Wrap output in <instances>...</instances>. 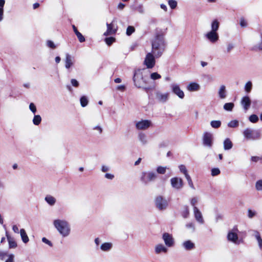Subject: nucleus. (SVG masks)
I'll use <instances>...</instances> for the list:
<instances>
[{"instance_id":"obj_39","label":"nucleus","mask_w":262,"mask_h":262,"mask_svg":"<svg viewBox=\"0 0 262 262\" xmlns=\"http://www.w3.org/2000/svg\"><path fill=\"white\" fill-rule=\"evenodd\" d=\"M245 90L247 93H250L252 88V83L249 81L247 82L245 85Z\"/></svg>"},{"instance_id":"obj_21","label":"nucleus","mask_w":262,"mask_h":262,"mask_svg":"<svg viewBox=\"0 0 262 262\" xmlns=\"http://www.w3.org/2000/svg\"><path fill=\"white\" fill-rule=\"evenodd\" d=\"M74 57L71 55L67 53L66 55L65 59V67L67 69H69L74 64Z\"/></svg>"},{"instance_id":"obj_5","label":"nucleus","mask_w":262,"mask_h":262,"mask_svg":"<svg viewBox=\"0 0 262 262\" xmlns=\"http://www.w3.org/2000/svg\"><path fill=\"white\" fill-rule=\"evenodd\" d=\"M157 178V175L154 171H143L141 174L140 181L142 183L146 185L155 181Z\"/></svg>"},{"instance_id":"obj_3","label":"nucleus","mask_w":262,"mask_h":262,"mask_svg":"<svg viewBox=\"0 0 262 262\" xmlns=\"http://www.w3.org/2000/svg\"><path fill=\"white\" fill-rule=\"evenodd\" d=\"M144 69L135 70L133 79L134 84L136 87L147 90H149V88L146 86L147 81L144 74Z\"/></svg>"},{"instance_id":"obj_37","label":"nucleus","mask_w":262,"mask_h":262,"mask_svg":"<svg viewBox=\"0 0 262 262\" xmlns=\"http://www.w3.org/2000/svg\"><path fill=\"white\" fill-rule=\"evenodd\" d=\"M179 168L181 172L183 173L185 177H187V176H189L187 168L184 165L181 164L179 165Z\"/></svg>"},{"instance_id":"obj_35","label":"nucleus","mask_w":262,"mask_h":262,"mask_svg":"<svg viewBox=\"0 0 262 262\" xmlns=\"http://www.w3.org/2000/svg\"><path fill=\"white\" fill-rule=\"evenodd\" d=\"M210 125L214 128H218L221 125V122L219 120H213L210 122Z\"/></svg>"},{"instance_id":"obj_63","label":"nucleus","mask_w":262,"mask_h":262,"mask_svg":"<svg viewBox=\"0 0 262 262\" xmlns=\"http://www.w3.org/2000/svg\"><path fill=\"white\" fill-rule=\"evenodd\" d=\"M110 170L108 166L106 165H102L101 166V171L103 172H106Z\"/></svg>"},{"instance_id":"obj_42","label":"nucleus","mask_w":262,"mask_h":262,"mask_svg":"<svg viewBox=\"0 0 262 262\" xmlns=\"http://www.w3.org/2000/svg\"><path fill=\"white\" fill-rule=\"evenodd\" d=\"M135 31V29L134 27L129 26L127 28L126 34L127 36L131 35Z\"/></svg>"},{"instance_id":"obj_24","label":"nucleus","mask_w":262,"mask_h":262,"mask_svg":"<svg viewBox=\"0 0 262 262\" xmlns=\"http://www.w3.org/2000/svg\"><path fill=\"white\" fill-rule=\"evenodd\" d=\"M182 247L186 250H192L195 248V244L190 240L184 241L182 243Z\"/></svg>"},{"instance_id":"obj_7","label":"nucleus","mask_w":262,"mask_h":262,"mask_svg":"<svg viewBox=\"0 0 262 262\" xmlns=\"http://www.w3.org/2000/svg\"><path fill=\"white\" fill-rule=\"evenodd\" d=\"M152 126V123L150 120L141 119L135 122V127L139 130H147Z\"/></svg>"},{"instance_id":"obj_56","label":"nucleus","mask_w":262,"mask_h":262,"mask_svg":"<svg viewBox=\"0 0 262 262\" xmlns=\"http://www.w3.org/2000/svg\"><path fill=\"white\" fill-rule=\"evenodd\" d=\"M14 255L13 254H9L8 255V258L5 262H14Z\"/></svg>"},{"instance_id":"obj_55","label":"nucleus","mask_w":262,"mask_h":262,"mask_svg":"<svg viewBox=\"0 0 262 262\" xmlns=\"http://www.w3.org/2000/svg\"><path fill=\"white\" fill-rule=\"evenodd\" d=\"M8 255L7 252L0 251V259L4 260L6 257H8Z\"/></svg>"},{"instance_id":"obj_59","label":"nucleus","mask_w":262,"mask_h":262,"mask_svg":"<svg viewBox=\"0 0 262 262\" xmlns=\"http://www.w3.org/2000/svg\"><path fill=\"white\" fill-rule=\"evenodd\" d=\"M71 82L72 85L74 87H78L79 86V82L75 79H72Z\"/></svg>"},{"instance_id":"obj_18","label":"nucleus","mask_w":262,"mask_h":262,"mask_svg":"<svg viewBox=\"0 0 262 262\" xmlns=\"http://www.w3.org/2000/svg\"><path fill=\"white\" fill-rule=\"evenodd\" d=\"M107 30L103 34L104 36H109L116 33L117 29L115 28L113 23L106 24Z\"/></svg>"},{"instance_id":"obj_13","label":"nucleus","mask_w":262,"mask_h":262,"mask_svg":"<svg viewBox=\"0 0 262 262\" xmlns=\"http://www.w3.org/2000/svg\"><path fill=\"white\" fill-rule=\"evenodd\" d=\"M171 91L179 98L183 99L185 95L184 92L180 89L179 85L177 83H172L170 85Z\"/></svg>"},{"instance_id":"obj_16","label":"nucleus","mask_w":262,"mask_h":262,"mask_svg":"<svg viewBox=\"0 0 262 262\" xmlns=\"http://www.w3.org/2000/svg\"><path fill=\"white\" fill-rule=\"evenodd\" d=\"M154 250L155 254L159 255L161 253H167L168 249L165 245L160 243L155 245Z\"/></svg>"},{"instance_id":"obj_47","label":"nucleus","mask_w":262,"mask_h":262,"mask_svg":"<svg viewBox=\"0 0 262 262\" xmlns=\"http://www.w3.org/2000/svg\"><path fill=\"white\" fill-rule=\"evenodd\" d=\"M185 178L188 182V185L189 186V187L193 189H195V187L194 186V185L193 184V182H192V181L191 180L190 176L189 175L187 176V177H186Z\"/></svg>"},{"instance_id":"obj_61","label":"nucleus","mask_w":262,"mask_h":262,"mask_svg":"<svg viewBox=\"0 0 262 262\" xmlns=\"http://www.w3.org/2000/svg\"><path fill=\"white\" fill-rule=\"evenodd\" d=\"M114 177V175L111 173H107L105 174V178L108 180H113Z\"/></svg>"},{"instance_id":"obj_4","label":"nucleus","mask_w":262,"mask_h":262,"mask_svg":"<svg viewBox=\"0 0 262 262\" xmlns=\"http://www.w3.org/2000/svg\"><path fill=\"white\" fill-rule=\"evenodd\" d=\"M243 135L246 140H256L260 138L261 134L258 130L247 128L243 132Z\"/></svg>"},{"instance_id":"obj_23","label":"nucleus","mask_w":262,"mask_h":262,"mask_svg":"<svg viewBox=\"0 0 262 262\" xmlns=\"http://www.w3.org/2000/svg\"><path fill=\"white\" fill-rule=\"evenodd\" d=\"M113 247V244L111 242H105L102 243L100 246V249L103 252H109Z\"/></svg>"},{"instance_id":"obj_48","label":"nucleus","mask_w":262,"mask_h":262,"mask_svg":"<svg viewBox=\"0 0 262 262\" xmlns=\"http://www.w3.org/2000/svg\"><path fill=\"white\" fill-rule=\"evenodd\" d=\"M168 5L172 9H175L177 6V2L175 0H169Z\"/></svg>"},{"instance_id":"obj_27","label":"nucleus","mask_w":262,"mask_h":262,"mask_svg":"<svg viewBox=\"0 0 262 262\" xmlns=\"http://www.w3.org/2000/svg\"><path fill=\"white\" fill-rule=\"evenodd\" d=\"M224 149L225 150L231 149L233 147V143L229 138H226L223 142Z\"/></svg>"},{"instance_id":"obj_33","label":"nucleus","mask_w":262,"mask_h":262,"mask_svg":"<svg viewBox=\"0 0 262 262\" xmlns=\"http://www.w3.org/2000/svg\"><path fill=\"white\" fill-rule=\"evenodd\" d=\"M234 103L232 102L226 103L224 105V109L227 111H232L234 107Z\"/></svg>"},{"instance_id":"obj_9","label":"nucleus","mask_w":262,"mask_h":262,"mask_svg":"<svg viewBox=\"0 0 262 262\" xmlns=\"http://www.w3.org/2000/svg\"><path fill=\"white\" fill-rule=\"evenodd\" d=\"M156 58L157 57L152 52L147 53L143 61L144 65H145L147 69L153 68L156 64Z\"/></svg>"},{"instance_id":"obj_29","label":"nucleus","mask_w":262,"mask_h":262,"mask_svg":"<svg viewBox=\"0 0 262 262\" xmlns=\"http://www.w3.org/2000/svg\"><path fill=\"white\" fill-rule=\"evenodd\" d=\"M254 236L256 239L258 246L260 249H262V239L260 237V233L257 231H254Z\"/></svg>"},{"instance_id":"obj_15","label":"nucleus","mask_w":262,"mask_h":262,"mask_svg":"<svg viewBox=\"0 0 262 262\" xmlns=\"http://www.w3.org/2000/svg\"><path fill=\"white\" fill-rule=\"evenodd\" d=\"M169 98V93L158 91L156 93V98L160 102L165 103Z\"/></svg>"},{"instance_id":"obj_38","label":"nucleus","mask_w":262,"mask_h":262,"mask_svg":"<svg viewBox=\"0 0 262 262\" xmlns=\"http://www.w3.org/2000/svg\"><path fill=\"white\" fill-rule=\"evenodd\" d=\"M80 101L82 107H85L88 104V98L85 96H83L80 98Z\"/></svg>"},{"instance_id":"obj_32","label":"nucleus","mask_w":262,"mask_h":262,"mask_svg":"<svg viewBox=\"0 0 262 262\" xmlns=\"http://www.w3.org/2000/svg\"><path fill=\"white\" fill-rule=\"evenodd\" d=\"M33 123L35 125H38L41 122V117L39 115H34L32 120Z\"/></svg>"},{"instance_id":"obj_46","label":"nucleus","mask_w":262,"mask_h":262,"mask_svg":"<svg viewBox=\"0 0 262 262\" xmlns=\"http://www.w3.org/2000/svg\"><path fill=\"white\" fill-rule=\"evenodd\" d=\"M47 46L48 47L52 49H55L57 48V46L55 45L53 41L52 40H49L47 41L46 42Z\"/></svg>"},{"instance_id":"obj_41","label":"nucleus","mask_w":262,"mask_h":262,"mask_svg":"<svg viewBox=\"0 0 262 262\" xmlns=\"http://www.w3.org/2000/svg\"><path fill=\"white\" fill-rule=\"evenodd\" d=\"M238 122L236 120H232L228 123V126L229 127L235 128L238 126Z\"/></svg>"},{"instance_id":"obj_31","label":"nucleus","mask_w":262,"mask_h":262,"mask_svg":"<svg viewBox=\"0 0 262 262\" xmlns=\"http://www.w3.org/2000/svg\"><path fill=\"white\" fill-rule=\"evenodd\" d=\"M219 28V22L217 20H213L211 23V30L210 31L217 32Z\"/></svg>"},{"instance_id":"obj_26","label":"nucleus","mask_w":262,"mask_h":262,"mask_svg":"<svg viewBox=\"0 0 262 262\" xmlns=\"http://www.w3.org/2000/svg\"><path fill=\"white\" fill-rule=\"evenodd\" d=\"M218 95L220 99H224L227 97V91L224 85L220 86L218 91Z\"/></svg>"},{"instance_id":"obj_34","label":"nucleus","mask_w":262,"mask_h":262,"mask_svg":"<svg viewBox=\"0 0 262 262\" xmlns=\"http://www.w3.org/2000/svg\"><path fill=\"white\" fill-rule=\"evenodd\" d=\"M189 215V209L188 206H186L184 207L183 211H182V216L186 219L188 217Z\"/></svg>"},{"instance_id":"obj_6","label":"nucleus","mask_w":262,"mask_h":262,"mask_svg":"<svg viewBox=\"0 0 262 262\" xmlns=\"http://www.w3.org/2000/svg\"><path fill=\"white\" fill-rule=\"evenodd\" d=\"M239 230L236 226H234L232 229L230 230L227 234V239L236 245H238L240 241L238 239V233Z\"/></svg>"},{"instance_id":"obj_11","label":"nucleus","mask_w":262,"mask_h":262,"mask_svg":"<svg viewBox=\"0 0 262 262\" xmlns=\"http://www.w3.org/2000/svg\"><path fill=\"white\" fill-rule=\"evenodd\" d=\"M213 136L211 133L205 132L203 134V143L205 146L211 148L213 145Z\"/></svg>"},{"instance_id":"obj_8","label":"nucleus","mask_w":262,"mask_h":262,"mask_svg":"<svg viewBox=\"0 0 262 262\" xmlns=\"http://www.w3.org/2000/svg\"><path fill=\"white\" fill-rule=\"evenodd\" d=\"M155 203L156 208L161 211L165 210L168 205V201L161 195L158 196L155 198Z\"/></svg>"},{"instance_id":"obj_2","label":"nucleus","mask_w":262,"mask_h":262,"mask_svg":"<svg viewBox=\"0 0 262 262\" xmlns=\"http://www.w3.org/2000/svg\"><path fill=\"white\" fill-rule=\"evenodd\" d=\"M53 225L62 237H67L70 234L71 231L70 225L66 220L56 219L53 220Z\"/></svg>"},{"instance_id":"obj_43","label":"nucleus","mask_w":262,"mask_h":262,"mask_svg":"<svg viewBox=\"0 0 262 262\" xmlns=\"http://www.w3.org/2000/svg\"><path fill=\"white\" fill-rule=\"evenodd\" d=\"M190 204L193 207V209L194 207H197L196 206V204L199 202V199L197 197H193L190 200Z\"/></svg>"},{"instance_id":"obj_57","label":"nucleus","mask_w":262,"mask_h":262,"mask_svg":"<svg viewBox=\"0 0 262 262\" xmlns=\"http://www.w3.org/2000/svg\"><path fill=\"white\" fill-rule=\"evenodd\" d=\"M256 215V212L252 210L249 209L248 211V216L249 218L252 219Z\"/></svg>"},{"instance_id":"obj_51","label":"nucleus","mask_w":262,"mask_h":262,"mask_svg":"<svg viewBox=\"0 0 262 262\" xmlns=\"http://www.w3.org/2000/svg\"><path fill=\"white\" fill-rule=\"evenodd\" d=\"M115 38L112 37H107L105 39V41L106 43L108 46L112 45L115 41Z\"/></svg>"},{"instance_id":"obj_64","label":"nucleus","mask_w":262,"mask_h":262,"mask_svg":"<svg viewBox=\"0 0 262 262\" xmlns=\"http://www.w3.org/2000/svg\"><path fill=\"white\" fill-rule=\"evenodd\" d=\"M240 25L242 27H245L247 26V24L245 20H244V19H241L240 21Z\"/></svg>"},{"instance_id":"obj_36","label":"nucleus","mask_w":262,"mask_h":262,"mask_svg":"<svg viewBox=\"0 0 262 262\" xmlns=\"http://www.w3.org/2000/svg\"><path fill=\"white\" fill-rule=\"evenodd\" d=\"M234 45L233 43H228L226 45V50L225 52L226 53H230L234 49Z\"/></svg>"},{"instance_id":"obj_22","label":"nucleus","mask_w":262,"mask_h":262,"mask_svg":"<svg viewBox=\"0 0 262 262\" xmlns=\"http://www.w3.org/2000/svg\"><path fill=\"white\" fill-rule=\"evenodd\" d=\"M200 84L196 82H190L186 86V89L189 92H196L200 90Z\"/></svg>"},{"instance_id":"obj_14","label":"nucleus","mask_w":262,"mask_h":262,"mask_svg":"<svg viewBox=\"0 0 262 262\" xmlns=\"http://www.w3.org/2000/svg\"><path fill=\"white\" fill-rule=\"evenodd\" d=\"M193 213L195 221L199 224L203 225L205 223L202 213L198 207H194L193 209Z\"/></svg>"},{"instance_id":"obj_60","label":"nucleus","mask_w":262,"mask_h":262,"mask_svg":"<svg viewBox=\"0 0 262 262\" xmlns=\"http://www.w3.org/2000/svg\"><path fill=\"white\" fill-rule=\"evenodd\" d=\"M93 129L94 130H97L99 134H101L102 132V128H101V127L100 126H99V125L94 126L93 128Z\"/></svg>"},{"instance_id":"obj_20","label":"nucleus","mask_w":262,"mask_h":262,"mask_svg":"<svg viewBox=\"0 0 262 262\" xmlns=\"http://www.w3.org/2000/svg\"><path fill=\"white\" fill-rule=\"evenodd\" d=\"M138 139L142 145H146L148 143V137L145 133L139 132L138 134Z\"/></svg>"},{"instance_id":"obj_49","label":"nucleus","mask_w":262,"mask_h":262,"mask_svg":"<svg viewBox=\"0 0 262 262\" xmlns=\"http://www.w3.org/2000/svg\"><path fill=\"white\" fill-rule=\"evenodd\" d=\"M249 119L250 121L252 122V123H256L258 120V116L257 115H254V114L251 115L249 117Z\"/></svg>"},{"instance_id":"obj_45","label":"nucleus","mask_w":262,"mask_h":262,"mask_svg":"<svg viewBox=\"0 0 262 262\" xmlns=\"http://www.w3.org/2000/svg\"><path fill=\"white\" fill-rule=\"evenodd\" d=\"M167 167L163 166H158L157 168V172L159 174H164L166 172Z\"/></svg>"},{"instance_id":"obj_1","label":"nucleus","mask_w":262,"mask_h":262,"mask_svg":"<svg viewBox=\"0 0 262 262\" xmlns=\"http://www.w3.org/2000/svg\"><path fill=\"white\" fill-rule=\"evenodd\" d=\"M165 32L157 29L155 36L151 40V52L157 58L161 57L165 51L166 43L165 39Z\"/></svg>"},{"instance_id":"obj_53","label":"nucleus","mask_w":262,"mask_h":262,"mask_svg":"<svg viewBox=\"0 0 262 262\" xmlns=\"http://www.w3.org/2000/svg\"><path fill=\"white\" fill-rule=\"evenodd\" d=\"M220 173V170L217 168H214L211 169V175L212 176H216Z\"/></svg>"},{"instance_id":"obj_58","label":"nucleus","mask_w":262,"mask_h":262,"mask_svg":"<svg viewBox=\"0 0 262 262\" xmlns=\"http://www.w3.org/2000/svg\"><path fill=\"white\" fill-rule=\"evenodd\" d=\"M41 240L43 243L48 245L49 246H50V247L53 246V244H52V242L51 241H50L49 239H48L47 238L43 237V238H42Z\"/></svg>"},{"instance_id":"obj_50","label":"nucleus","mask_w":262,"mask_h":262,"mask_svg":"<svg viewBox=\"0 0 262 262\" xmlns=\"http://www.w3.org/2000/svg\"><path fill=\"white\" fill-rule=\"evenodd\" d=\"M29 109L34 115H35L37 112L36 107L32 102L30 103L29 104Z\"/></svg>"},{"instance_id":"obj_54","label":"nucleus","mask_w":262,"mask_h":262,"mask_svg":"<svg viewBox=\"0 0 262 262\" xmlns=\"http://www.w3.org/2000/svg\"><path fill=\"white\" fill-rule=\"evenodd\" d=\"M76 35L77 38H78L79 41L80 42H82L85 41V38L79 32H76Z\"/></svg>"},{"instance_id":"obj_12","label":"nucleus","mask_w":262,"mask_h":262,"mask_svg":"<svg viewBox=\"0 0 262 262\" xmlns=\"http://www.w3.org/2000/svg\"><path fill=\"white\" fill-rule=\"evenodd\" d=\"M162 239L166 246L172 247L174 245V239L172 234L165 232L162 234Z\"/></svg>"},{"instance_id":"obj_62","label":"nucleus","mask_w":262,"mask_h":262,"mask_svg":"<svg viewBox=\"0 0 262 262\" xmlns=\"http://www.w3.org/2000/svg\"><path fill=\"white\" fill-rule=\"evenodd\" d=\"M4 17V9H0V22L2 21Z\"/></svg>"},{"instance_id":"obj_30","label":"nucleus","mask_w":262,"mask_h":262,"mask_svg":"<svg viewBox=\"0 0 262 262\" xmlns=\"http://www.w3.org/2000/svg\"><path fill=\"white\" fill-rule=\"evenodd\" d=\"M20 234L21 238L22 239L23 242L24 243H28L29 239V237H28L25 229H20Z\"/></svg>"},{"instance_id":"obj_19","label":"nucleus","mask_w":262,"mask_h":262,"mask_svg":"<svg viewBox=\"0 0 262 262\" xmlns=\"http://www.w3.org/2000/svg\"><path fill=\"white\" fill-rule=\"evenodd\" d=\"M241 104L245 111L249 110L251 105L250 98L247 96L243 97L241 100Z\"/></svg>"},{"instance_id":"obj_44","label":"nucleus","mask_w":262,"mask_h":262,"mask_svg":"<svg viewBox=\"0 0 262 262\" xmlns=\"http://www.w3.org/2000/svg\"><path fill=\"white\" fill-rule=\"evenodd\" d=\"M255 189L257 191H261L262 190V180H259L256 182Z\"/></svg>"},{"instance_id":"obj_40","label":"nucleus","mask_w":262,"mask_h":262,"mask_svg":"<svg viewBox=\"0 0 262 262\" xmlns=\"http://www.w3.org/2000/svg\"><path fill=\"white\" fill-rule=\"evenodd\" d=\"M150 77L152 80H156L160 79L161 76L157 72H154L151 73Z\"/></svg>"},{"instance_id":"obj_52","label":"nucleus","mask_w":262,"mask_h":262,"mask_svg":"<svg viewBox=\"0 0 262 262\" xmlns=\"http://www.w3.org/2000/svg\"><path fill=\"white\" fill-rule=\"evenodd\" d=\"M186 227L187 228L191 230L192 232H194L195 231V225L193 223H189L186 225Z\"/></svg>"},{"instance_id":"obj_25","label":"nucleus","mask_w":262,"mask_h":262,"mask_svg":"<svg viewBox=\"0 0 262 262\" xmlns=\"http://www.w3.org/2000/svg\"><path fill=\"white\" fill-rule=\"evenodd\" d=\"M45 201L50 206H53L56 203V199L53 196L48 194L45 198Z\"/></svg>"},{"instance_id":"obj_17","label":"nucleus","mask_w":262,"mask_h":262,"mask_svg":"<svg viewBox=\"0 0 262 262\" xmlns=\"http://www.w3.org/2000/svg\"><path fill=\"white\" fill-rule=\"evenodd\" d=\"M206 38L211 43H215L219 40L218 33L215 32L209 31L205 34Z\"/></svg>"},{"instance_id":"obj_10","label":"nucleus","mask_w":262,"mask_h":262,"mask_svg":"<svg viewBox=\"0 0 262 262\" xmlns=\"http://www.w3.org/2000/svg\"><path fill=\"white\" fill-rule=\"evenodd\" d=\"M170 185L173 189L180 190L184 186V182L182 178L173 177L170 180Z\"/></svg>"},{"instance_id":"obj_28","label":"nucleus","mask_w":262,"mask_h":262,"mask_svg":"<svg viewBox=\"0 0 262 262\" xmlns=\"http://www.w3.org/2000/svg\"><path fill=\"white\" fill-rule=\"evenodd\" d=\"M6 236L8 241L9 248H15L17 245L14 238L7 234Z\"/></svg>"}]
</instances>
